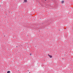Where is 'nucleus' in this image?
Returning a JSON list of instances; mask_svg holds the SVG:
<instances>
[{"mask_svg": "<svg viewBox=\"0 0 73 73\" xmlns=\"http://www.w3.org/2000/svg\"><path fill=\"white\" fill-rule=\"evenodd\" d=\"M48 56L50 57V58H52V55H50L49 54L48 55Z\"/></svg>", "mask_w": 73, "mask_h": 73, "instance_id": "1", "label": "nucleus"}, {"mask_svg": "<svg viewBox=\"0 0 73 73\" xmlns=\"http://www.w3.org/2000/svg\"><path fill=\"white\" fill-rule=\"evenodd\" d=\"M30 56H31V54H30Z\"/></svg>", "mask_w": 73, "mask_h": 73, "instance_id": "5", "label": "nucleus"}, {"mask_svg": "<svg viewBox=\"0 0 73 73\" xmlns=\"http://www.w3.org/2000/svg\"><path fill=\"white\" fill-rule=\"evenodd\" d=\"M24 3H27V0H24Z\"/></svg>", "mask_w": 73, "mask_h": 73, "instance_id": "2", "label": "nucleus"}, {"mask_svg": "<svg viewBox=\"0 0 73 73\" xmlns=\"http://www.w3.org/2000/svg\"><path fill=\"white\" fill-rule=\"evenodd\" d=\"M11 72L10 71H8L7 73H10Z\"/></svg>", "mask_w": 73, "mask_h": 73, "instance_id": "3", "label": "nucleus"}, {"mask_svg": "<svg viewBox=\"0 0 73 73\" xmlns=\"http://www.w3.org/2000/svg\"><path fill=\"white\" fill-rule=\"evenodd\" d=\"M62 3H64V1H62Z\"/></svg>", "mask_w": 73, "mask_h": 73, "instance_id": "4", "label": "nucleus"}, {"mask_svg": "<svg viewBox=\"0 0 73 73\" xmlns=\"http://www.w3.org/2000/svg\"><path fill=\"white\" fill-rule=\"evenodd\" d=\"M46 0H45V1H46Z\"/></svg>", "mask_w": 73, "mask_h": 73, "instance_id": "6", "label": "nucleus"}]
</instances>
